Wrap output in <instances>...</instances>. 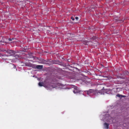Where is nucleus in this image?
<instances>
[{"instance_id":"f257e3e1","label":"nucleus","mask_w":129,"mask_h":129,"mask_svg":"<svg viewBox=\"0 0 129 129\" xmlns=\"http://www.w3.org/2000/svg\"><path fill=\"white\" fill-rule=\"evenodd\" d=\"M85 92L87 94L89 95H97L99 93L96 90L93 89H90L88 90L85 91ZM99 93H100L99 92Z\"/></svg>"},{"instance_id":"f03ea898","label":"nucleus","mask_w":129,"mask_h":129,"mask_svg":"<svg viewBox=\"0 0 129 129\" xmlns=\"http://www.w3.org/2000/svg\"><path fill=\"white\" fill-rule=\"evenodd\" d=\"M5 52H6L9 54V56H11L14 53V52L12 50H4Z\"/></svg>"},{"instance_id":"7ed1b4c3","label":"nucleus","mask_w":129,"mask_h":129,"mask_svg":"<svg viewBox=\"0 0 129 129\" xmlns=\"http://www.w3.org/2000/svg\"><path fill=\"white\" fill-rule=\"evenodd\" d=\"M73 92L74 93H80V91L79 90L78 87L75 86H74Z\"/></svg>"},{"instance_id":"20e7f679","label":"nucleus","mask_w":129,"mask_h":129,"mask_svg":"<svg viewBox=\"0 0 129 129\" xmlns=\"http://www.w3.org/2000/svg\"><path fill=\"white\" fill-rule=\"evenodd\" d=\"M79 82L82 84H84L86 82V81L85 79V78H83L82 79L80 80H79Z\"/></svg>"},{"instance_id":"39448f33","label":"nucleus","mask_w":129,"mask_h":129,"mask_svg":"<svg viewBox=\"0 0 129 129\" xmlns=\"http://www.w3.org/2000/svg\"><path fill=\"white\" fill-rule=\"evenodd\" d=\"M42 62H41L40 63L43 64H48V61L46 60H42Z\"/></svg>"},{"instance_id":"423d86ee","label":"nucleus","mask_w":129,"mask_h":129,"mask_svg":"<svg viewBox=\"0 0 129 129\" xmlns=\"http://www.w3.org/2000/svg\"><path fill=\"white\" fill-rule=\"evenodd\" d=\"M43 68V65H37L36 69H41Z\"/></svg>"},{"instance_id":"0eeeda50","label":"nucleus","mask_w":129,"mask_h":129,"mask_svg":"<svg viewBox=\"0 0 129 129\" xmlns=\"http://www.w3.org/2000/svg\"><path fill=\"white\" fill-rule=\"evenodd\" d=\"M47 86L49 89H51L53 88H54V87H53V86L51 84L48 85Z\"/></svg>"},{"instance_id":"6e6552de","label":"nucleus","mask_w":129,"mask_h":129,"mask_svg":"<svg viewBox=\"0 0 129 129\" xmlns=\"http://www.w3.org/2000/svg\"><path fill=\"white\" fill-rule=\"evenodd\" d=\"M104 125L105 128L108 129L109 128V124L106 123H104Z\"/></svg>"},{"instance_id":"1a4fd4ad","label":"nucleus","mask_w":129,"mask_h":129,"mask_svg":"<svg viewBox=\"0 0 129 129\" xmlns=\"http://www.w3.org/2000/svg\"><path fill=\"white\" fill-rule=\"evenodd\" d=\"M68 36H69V35H70V37L69 38V39L70 40H71V38H72V37H74L75 36L74 34H68Z\"/></svg>"},{"instance_id":"9d476101","label":"nucleus","mask_w":129,"mask_h":129,"mask_svg":"<svg viewBox=\"0 0 129 129\" xmlns=\"http://www.w3.org/2000/svg\"><path fill=\"white\" fill-rule=\"evenodd\" d=\"M29 66L32 67L33 68L36 69V68L37 65L35 64H30Z\"/></svg>"},{"instance_id":"9b49d317","label":"nucleus","mask_w":129,"mask_h":129,"mask_svg":"<svg viewBox=\"0 0 129 129\" xmlns=\"http://www.w3.org/2000/svg\"><path fill=\"white\" fill-rule=\"evenodd\" d=\"M43 82H40L39 83V86H43Z\"/></svg>"},{"instance_id":"f8f14e48","label":"nucleus","mask_w":129,"mask_h":129,"mask_svg":"<svg viewBox=\"0 0 129 129\" xmlns=\"http://www.w3.org/2000/svg\"><path fill=\"white\" fill-rule=\"evenodd\" d=\"M14 38H9V41H12V40H13Z\"/></svg>"},{"instance_id":"ddd939ff","label":"nucleus","mask_w":129,"mask_h":129,"mask_svg":"<svg viewBox=\"0 0 129 129\" xmlns=\"http://www.w3.org/2000/svg\"><path fill=\"white\" fill-rule=\"evenodd\" d=\"M121 95H120L119 94H117L116 95L118 97H119V98H120V97H121Z\"/></svg>"},{"instance_id":"4468645a","label":"nucleus","mask_w":129,"mask_h":129,"mask_svg":"<svg viewBox=\"0 0 129 129\" xmlns=\"http://www.w3.org/2000/svg\"><path fill=\"white\" fill-rule=\"evenodd\" d=\"M71 19L73 20H74V18L73 16H72L71 17Z\"/></svg>"},{"instance_id":"2eb2a0df","label":"nucleus","mask_w":129,"mask_h":129,"mask_svg":"<svg viewBox=\"0 0 129 129\" xmlns=\"http://www.w3.org/2000/svg\"><path fill=\"white\" fill-rule=\"evenodd\" d=\"M96 38V37H93L91 38V39H94Z\"/></svg>"},{"instance_id":"dca6fc26","label":"nucleus","mask_w":129,"mask_h":129,"mask_svg":"<svg viewBox=\"0 0 129 129\" xmlns=\"http://www.w3.org/2000/svg\"><path fill=\"white\" fill-rule=\"evenodd\" d=\"M75 19L77 20H78V17H75Z\"/></svg>"},{"instance_id":"f3484780","label":"nucleus","mask_w":129,"mask_h":129,"mask_svg":"<svg viewBox=\"0 0 129 129\" xmlns=\"http://www.w3.org/2000/svg\"><path fill=\"white\" fill-rule=\"evenodd\" d=\"M125 97V96L121 95V98H122V97Z\"/></svg>"},{"instance_id":"a211bd4d","label":"nucleus","mask_w":129,"mask_h":129,"mask_svg":"<svg viewBox=\"0 0 129 129\" xmlns=\"http://www.w3.org/2000/svg\"><path fill=\"white\" fill-rule=\"evenodd\" d=\"M14 69H16V71H17V69L16 68V67L15 66H14Z\"/></svg>"},{"instance_id":"6ab92c4d","label":"nucleus","mask_w":129,"mask_h":129,"mask_svg":"<svg viewBox=\"0 0 129 129\" xmlns=\"http://www.w3.org/2000/svg\"><path fill=\"white\" fill-rule=\"evenodd\" d=\"M73 79H76L75 78V77H73Z\"/></svg>"}]
</instances>
